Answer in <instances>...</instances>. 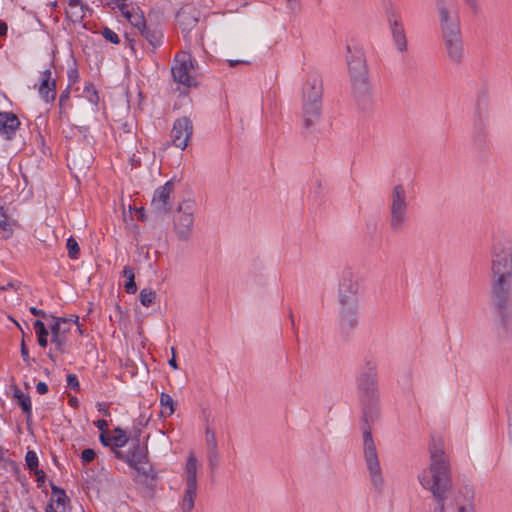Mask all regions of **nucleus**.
<instances>
[{"mask_svg": "<svg viewBox=\"0 0 512 512\" xmlns=\"http://www.w3.org/2000/svg\"><path fill=\"white\" fill-rule=\"evenodd\" d=\"M39 93L45 101H53L56 97V84L55 81H51V71L46 69L43 71V79L39 87Z\"/></svg>", "mask_w": 512, "mask_h": 512, "instance_id": "22", "label": "nucleus"}, {"mask_svg": "<svg viewBox=\"0 0 512 512\" xmlns=\"http://www.w3.org/2000/svg\"><path fill=\"white\" fill-rule=\"evenodd\" d=\"M34 329L38 337V344L39 346L45 348L48 344V330L45 327V324L37 319L34 322Z\"/></svg>", "mask_w": 512, "mask_h": 512, "instance_id": "31", "label": "nucleus"}, {"mask_svg": "<svg viewBox=\"0 0 512 512\" xmlns=\"http://www.w3.org/2000/svg\"><path fill=\"white\" fill-rule=\"evenodd\" d=\"M115 436H113V445L117 448L124 447L128 443V437L126 436L125 431L117 427L114 429Z\"/></svg>", "mask_w": 512, "mask_h": 512, "instance_id": "35", "label": "nucleus"}, {"mask_svg": "<svg viewBox=\"0 0 512 512\" xmlns=\"http://www.w3.org/2000/svg\"><path fill=\"white\" fill-rule=\"evenodd\" d=\"M14 397L18 399V404L26 415L27 420L32 415L31 399L28 394H23L19 389L14 392Z\"/></svg>", "mask_w": 512, "mask_h": 512, "instance_id": "27", "label": "nucleus"}, {"mask_svg": "<svg viewBox=\"0 0 512 512\" xmlns=\"http://www.w3.org/2000/svg\"><path fill=\"white\" fill-rule=\"evenodd\" d=\"M444 46L452 61L458 62L463 56V41L461 34H444Z\"/></svg>", "mask_w": 512, "mask_h": 512, "instance_id": "19", "label": "nucleus"}, {"mask_svg": "<svg viewBox=\"0 0 512 512\" xmlns=\"http://www.w3.org/2000/svg\"><path fill=\"white\" fill-rule=\"evenodd\" d=\"M393 35V41L396 45L397 50L400 52H403L407 48V39L405 34H392Z\"/></svg>", "mask_w": 512, "mask_h": 512, "instance_id": "40", "label": "nucleus"}, {"mask_svg": "<svg viewBox=\"0 0 512 512\" xmlns=\"http://www.w3.org/2000/svg\"><path fill=\"white\" fill-rule=\"evenodd\" d=\"M148 459L147 445L141 446L138 436L136 437V443H133L132 448L128 451L127 464L132 468L136 467L139 463H143Z\"/></svg>", "mask_w": 512, "mask_h": 512, "instance_id": "20", "label": "nucleus"}, {"mask_svg": "<svg viewBox=\"0 0 512 512\" xmlns=\"http://www.w3.org/2000/svg\"><path fill=\"white\" fill-rule=\"evenodd\" d=\"M359 396L378 395V381L376 364L367 362V370L360 374L358 378Z\"/></svg>", "mask_w": 512, "mask_h": 512, "instance_id": "14", "label": "nucleus"}, {"mask_svg": "<svg viewBox=\"0 0 512 512\" xmlns=\"http://www.w3.org/2000/svg\"><path fill=\"white\" fill-rule=\"evenodd\" d=\"M143 36L144 34H124L125 40L134 54L137 52V44H141L143 46Z\"/></svg>", "mask_w": 512, "mask_h": 512, "instance_id": "33", "label": "nucleus"}, {"mask_svg": "<svg viewBox=\"0 0 512 512\" xmlns=\"http://www.w3.org/2000/svg\"><path fill=\"white\" fill-rule=\"evenodd\" d=\"M205 434H206V443L208 446V450L209 449H218L215 432L211 428L207 427L205 430Z\"/></svg>", "mask_w": 512, "mask_h": 512, "instance_id": "41", "label": "nucleus"}, {"mask_svg": "<svg viewBox=\"0 0 512 512\" xmlns=\"http://www.w3.org/2000/svg\"><path fill=\"white\" fill-rule=\"evenodd\" d=\"M21 122L16 114L8 111L0 112V136L5 140H12L19 131Z\"/></svg>", "mask_w": 512, "mask_h": 512, "instance_id": "15", "label": "nucleus"}, {"mask_svg": "<svg viewBox=\"0 0 512 512\" xmlns=\"http://www.w3.org/2000/svg\"><path fill=\"white\" fill-rule=\"evenodd\" d=\"M356 304L342 306L340 311V325L343 331H349L356 327Z\"/></svg>", "mask_w": 512, "mask_h": 512, "instance_id": "21", "label": "nucleus"}, {"mask_svg": "<svg viewBox=\"0 0 512 512\" xmlns=\"http://www.w3.org/2000/svg\"><path fill=\"white\" fill-rule=\"evenodd\" d=\"M26 466L31 470L35 471L38 469V457L33 450H29L25 455Z\"/></svg>", "mask_w": 512, "mask_h": 512, "instance_id": "38", "label": "nucleus"}, {"mask_svg": "<svg viewBox=\"0 0 512 512\" xmlns=\"http://www.w3.org/2000/svg\"><path fill=\"white\" fill-rule=\"evenodd\" d=\"M97 410L105 417L110 416V411L107 408V405L105 403H97Z\"/></svg>", "mask_w": 512, "mask_h": 512, "instance_id": "55", "label": "nucleus"}, {"mask_svg": "<svg viewBox=\"0 0 512 512\" xmlns=\"http://www.w3.org/2000/svg\"><path fill=\"white\" fill-rule=\"evenodd\" d=\"M36 390L40 395H44L48 392V386L45 382H38L36 385Z\"/></svg>", "mask_w": 512, "mask_h": 512, "instance_id": "57", "label": "nucleus"}, {"mask_svg": "<svg viewBox=\"0 0 512 512\" xmlns=\"http://www.w3.org/2000/svg\"><path fill=\"white\" fill-rule=\"evenodd\" d=\"M488 113V95L485 90H481L477 94L476 108L475 114L478 118L479 126L482 125L483 118L487 116Z\"/></svg>", "mask_w": 512, "mask_h": 512, "instance_id": "24", "label": "nucleus"}, {"mask_svg": "<svg viewBox=\"0 0 512 512\" xmlns=\"http://www.w3.org/2000/svg\"><path fill=\"white\" fill-rule=\"evenodd\" d=\"M66 246L68 250V256L71 259H76L80 251L78 242L73 237H70L67 239Z\"/></svg>", "mask_w": 512, "mask_h": 512, "instance_id": "37", "label": "nucleus"}, {"mask_svg": "<svg viewBox=\"0 0 512 512\" xmlns=\"http://www.w3.org/2000/svg\"><path fill=\"white\" fill-rule=\"evenodd\" d=\"M322 80L317 73L311 74L303 87V120L305 128L317 123L322 112Z\"/></svg>", "mask_w": 512, "mask_h": 512, "instance_id": "4", "label": "nucleus"}, {"mask_svg": "<svg viewBox=\"0 0 512 512\" xmlns=\"http://www.w3.org/2000/svg\"><path fill=\"white\" fill-rule=\"evenodd\" d=\"M193 68V58L190 54L186 52L177 54L171 66L174 81L187 88L197 87L198 82L196 78L190 75V70Z\"/></svg>", "mask_w": 512, "mask_h": 512, "instance_id": "6", "label": "nucleus"}, {"mask_svg": "<svg viewBox=\"0 0 512 512\" xmlns=\"http://www.w3.org/2000/svg\"><path fill=\"white\" fill-rule=\"evenodd\" d=\"M227 62L230 67H234L238 64H247L248 63V61H245V60H232V59L227 60Z\"/></svg>", "mask_w": 512, "mask_h": 512, "instance_id": "61", "label": "nucleus"}, {"mask_svg": "<svg viewBox=\"0 0 512 512\" xmlns=\"http://www.w3.org/2000/svg\"><path fill=\"white\" fill-rule=\"evenodd\" d=\"M143 40L147 41L152 48H156L162 43V34H144Z\"/></svg>", "mask_w": 512, "mask_h": 512, "instance_id": "42", "label": "nucleus"}, {"mask_svg": "<svg viewBox=\"0 0 512 512\" xmlns=\"http://www.w3.org/2000/svg\"><path fill=\"white\" fill-rule=\"evenodd\" d=\"M346 49L353 97L359 109L369 112L374 107V101L368 81V70L364 52L362 47L354 40L347 43Z\"/></svg>", "mask_w": 512, "mask_h": 512, "instance_id": "3", "label": "nucleus"}, {"mask_svg": "<svg viewBox=\"0 0 512 512\" xmlns=\"http://www.w3.org/2000/svg\"><path fill=\"white\" fill-rule=\"evenodd\" d=\"M12 234H13V229H12L11 225L5 220H1L0 221V236H1V238L8 239L11 237Z\"/></svg>", "mask_w": 512, "mask_h": 512, "instance_id": "43", "label": "nucleus"}, {"mask_svg": "<svg viewBox=\"0 0 512 512\" xmlns=\"http://www.w3.org/2000/svg\"><path fill=\"white\" fill-rule=\"evenodd\" d=\"M96 427L103 433L108 429V423L104 419H99L95 422Z\"/></svg>", "mask_w": 512, "mask_h": 512, "instance_id": "56", "label": "nucleus"}, {"mask_svg": "<svg viewBox=\"0 0 512 512\" xmlns=\"http://www.w3.org/2000/svg\"><path fill=\"white\" fill-rule=\"evenodd\" d=\"M103 37L113 43V44H119L121 42L120 38H119V34H102Z\"/></svg>", "mask_w": 512, "mask_h": 512, "instance_id": "54", "label": "nucleus"}, {"mask_svg": "<svg viewBox=\"0 0 512 512\" xmlns=\"http://www.w3.org/2000/svg\"><path fill=\"white\" fill-rule=\"evenodd\" d=\"M122 275L127 279L124 288L128 294H135L137 291V285L135 283V275L132 267L129 265L125 266L122 271Z\"/></svg>", "mask_w": 512, "mask_h": 512, "instance_id": "28", "label": "nucleus"}, {"mask_svg": "<svg viewBox=\"0 0 512 512\" xmlns=\"http://www.w3.org/2000/svg\"><path fill=\"white\" fill-rule=\"evenodd\" d=\"M33 472H34V474H35V475H36V477H37V479H36V480H37V482H38V486H39V487H42V486H43V484L45 483V479H46V474H45V472H44L43 470L39 469V468H38V469H36V470H35V471H33Z\"/></svg>", "mask_w": 512, "mask_h": 512, "instance_id": "50", "label": "nucleus"}, {"mask_svg": "<svg viewBox=\"0 0 512 512\" xmlns=\"http://www.w3.org/2000/svg\"><path fill=\"white\" fill-rule=\"evenodd\" d=\"M173 189V182L167 181L155 190L151 201V209L154 214L161 216L172 210L171 194Z\"/></svg>", "mask_w": 512, "mask_h": 512, "instance_id": "11", "label": "nucleus"}, {"mask_svg": "<svg viewBox=\"0 0 512 512\" xmlns=\"http://www.w3.org/2000/svg\"><path fill=\"white\" fill-rule=\"evenodd\" d=\"M430 465L418 475L420 485L431 492L437 506L433 512H444L447 494L452 488L451 467L441 438L432 437L429 444Z\"/></svg>", "mask_w": 512, "mask_h": 512, "instance_id": "2", "label": "nucleus"}, {"mask_svg": "<svg viewBox=\"0 0 512 512\" xmlns=\"http://www.w3.org/2000/svg\"><path fill=\"white\" fill-rule=\"evenodd\" d=\"M69 97H70V88L67 87L61 94H60V97H59V107L60 109H62L64 107V105L66 104V102L69 100Z\"/></svg>", "mask_w": 512, "mask_h": 512, "instance_id": "49", "label": "nucleus"}, {"mask_svg": "<svg viewBox=\"0 0 512 512\" xmlns=\"http://www.w3.org/2000/svg\"><path fill=\"white\" fill-rule=\"evenodd\" d=\"M207 458L209 462L210 469L214 471L219 464V454L218 449H209L207 453Z\"/></svg>", "mask_w": 512, "mask_h": 512, "instance_id": "39", "label": "nucleus"}, {"mask_svg": "<svg viewBox=\"0 0 512 512\" xmlns=\"http://www.w3.org/2000/svg\"><path fill=\"white\" fill-rule=\"evenodd\" d=\"M389 23L391 25V29L393 33L403 32V28L401 27L396 15L392 13L388 16Z\"/></svg>", "mask_w": 512, "mask_h": 512, "instance_id": "46", "label": "nucleus"}, {"mask_svg": "<svg viewBox=\"0 0 512 512\" xmlns=\"http://www.w3.org/2000/svg\"><path fill=\"white\" fill-rule=\"evenodd\" d=\"M363 446L364 456L372 478V482L377 489H380L383 485V478L381 475L376 446L373 441V437L370 436L368 431L365 433V443H363Z\"/></svg>", "mask_w": 512, "mask_h": 512, "instance_id": "9", "label": "nucleus"}, {"mask_svg": "<svg viewBox=\"0 0 512 512\" xmlns=\"http://www.w3.org/2000/svg\"><path fill=\"white\" fill-rule=\"evenodd\" d=\"M96 457V453L93 449H84L81 453V459L84 464L92 462Z\"/></svg>", "mask_w": 512, "mask_h": 512, "instance_id": "44", "label": "nucleus"}, {"mask_svg": "<svg viewBox=\"0 0 512 512\" xmlns=\"http://www.w3.org/2000/svg\"><path fill=\"white\" fill-rule=\"evenodd\" d=\"M67 386L74 391L80 390V383L75 374L67 375Z\"/></svg>", "mask_w": 512, "mask_h": 512, "instance_id": "45", "label": "nucleus"}, {"mask_svg": "<svg viewBox=\"0 0 512 512\" xmlns=\"http://www.w3.org/2000/svg\"><path fill=\"white\" fill-rule=\"evenodd\" d=\"M135 215H136L137 220H139V221L144 222L147 220V215H146L145 209L143 207L136 208Z\"/></svg>", "mask_w": 512, "mask_h": 512, "instance_id": "52", "label": "nucleus"}, {"mask_svg": "<svg viewBox=\"0 0 512 512\" xmlns=\"http://www.w3.org/2000/svg\"><path fill=\"white\" fill-rule=\"evenodd\" d=\"M140 302L143 306H151L156 299V292L152 289H142L139 294Z\"/></svg>", "mask_w": 512, "mask_h": 512, "instance_id": "32", "label": "nucleus"}, {"mask_svg": "<svg viewBox=\"0 0 512 512\" xmlns=\"http://www.w3.org/2000/svg\"><path fill=\"white\" fill-rule=\"evenodd\" d=\"M114 454H115V457H116L117 459H120V460H122V461H124V462H126V463H127V459H128V452H127L126 454H124L122 451L115 450V451H114Z\"/></svg>", "mask_w": 512, "mask_h": 512, "instance_id": "59", "label": "nucleus"}, {"mask_svg": "<svg viewBox=\"0 0 512 512\" xmlns=\"http://www.w3.org/2000/svg\"><path fill=\"white\" fill-rule=\"evenodd\" d=\"M463 2L470 8L473 14L480 12L479 0H463Z\"/></svg>", "mask_w": 512, "mask_h": 512, "instance_id": "47", "label": "nucleus"}, {"mask_svg": "<svg viewBox=\"0 0 512 512\" xmlns=\"http://www.w3.org/2000/svg\"><path fill=\"white\" fill-rule=\"evenodd\" d=\"M182 206L178 208V216L175 220V231L180 240L186 241L189 239L194 218L191 212L181 213Z\"/></svg>", "mask_w": 512, "mask_h": 512, "instance_id": "18", "label": "nucleus"}, {"mask_svg": "<svg viewBox=\"0 0 512 512\" xmlns=\"http://www.w3.org/2000/svg\"><path fill=\"white\" fill-rule=\"evenodd\" d=\"M78 77H79V74H78V70L76 68H71L68 70V78H69L70 83L77 82Z\"/></svg>", "mask_w": 512, "mask_h": 512, "instance_id": "53", "label": "nucleus"}, {"mask_svg": "<svg viewBox=\"0 0 512 512\" xmlns=\"http://www.w3.org/2000/svg\"><path fill=\"white\" fill-rule=\"evenodd\" d=\"M84 93L92 105L96 106L98 104L99 96H98V92H97L94 84H92V83L86 84L84 87Z\"/></svg>", "mask_w": 512, "mask_h": 512, "instance_id": "36", "label": "nucleus"}, {"mask_svg": "<svg viewBox=\"0 0 512 512\" xmlns=\"http://www.w3.org/2000/svg\"><path fill=\"white\" fill-rule=\"evenodd\" d=\"M50 487L52 495L55 497V503L57 504L58 507L62 506V510L63 512H65V505L66 503H69V498L67 497L65 490L59 488L53 482H50ZM51 501L52 503L54 502L53 499Z\"/></svg>", "mask_w": 512, "mask_h": 512, "instance_id": "29", "label": "nucleus"}, {"mask_svg": "<svg viewBox=\"0 0 512 512\" xmlns=\"http://www.w3.org/2000/svg\"><path fill=\"white\" fill-rule=\"evenodd\" d=\"M160 405L169 408V412L166 415L163 411H161L162 417L171 416L175 412L174 400L169 394L165 392H162L160 395Z\"/></svg>", "mask_w": 512, "mask_h": 512, "instance_id": "34", "label": "nucleus"}, {"mask_svg": "<svg viewBox=\"0 0 512 512\" xmlns=\"http://www.w3.org/2000/svg\"><path fill=\"white\" fill-rule=\"evenodd\" d=\"M30 312L32 315L34 316H38V317H42V318H47V314L44 310H41V309H37L36 307H30Z\"/></svg>", "mask_w": 512, "mask_h": 512, "instance_id": "58", "label": "nucleus"}, {"mask_svg": "<svg viewBox=\"0 0 512 512\" xmlns=\"http://www.w3.org/2000/svg\"><path fill=\"white\" fill-rule=\"evenodd\" d=\"M439 19L444 32H457L459 27L456 19L451 17L446 6L438 7Z\"/></svg>", "mask_w": 512, "mask_h": 512, "instance_id": "23", "label": "nucleus"}, {"mask_svg": "<svg viewBox=\"0 0 512 512\" xmlns=\"http://www.w3.org/2000/svg\"><path fill=\"white\" fill-rule=\"evenodd\" d=\"M198 12L189 6L182 7L175 16V21L182 32H191L198 23Z\"/></svg>", "mask_w": 512, "mask_h": 512, "instance_id": "17", "label": "nucleus"}, {"mask_svg": "<svg viewBox=\"0 0 512 512\" xmlns=\"http://www.w3.org/2000/svg\"><path fill=\"white\" fill-rule=\"evenodd\" d=\"M69 404H70V406H72L74 408H77L78 405H79V401H78V399L76 397H71L69 399Z\"/></svg>", "mask_w": 512, "mask_h": 512, "instance_id": "63", "label": "nucleus"}, {"mask_svg": "<svg viewBox=\"0 0 512 512\" xmlns=\"http://www.w3.org/2000/svg\"><path fill=\"white\" fill-rule=\"evenodd\" d=\"M193 133V124L188 117H181L175 120L171 131L172 143L175 147L184 150Z\"/></svg>", "mask_w": 512, "mask_h": 512, "instance_id": "13", "label": "nucleus"}, {"mask_svg": "<svg viewBox=\"0 0 512 512\" xmlns=\"http://www.w3.org/2000/svg\"><path fill=\"white\" fill-rule=\"evenodd\" d=\"M358 289L359 286L355 275L351 269H345L342 272L338 290L341 306L357 304Z\"/></svg>", "mask_w": 512, "mask_h": 512, "instance_id": "10", "label": "nucleus"}, {"mask_svg": "<svg viewBox=\"0 0 512 512\" xmlns=\"http://www.w3.org/2000/svg\"><path fill=\"white\" fill-rule=\"evenodd\" d=\"M14 288H15V285L12 282H9V283H7L4 286H0V290L1 291H6V290H9V289H14Z\"/></svg>", "mask_w": 512, "mask_h": 512, "instance_id": "62", "label": "nucleus"}, {"mask_svg": "<svg viewBox=\"0 0 512 512\" xmlns=\"http://www.w3.org/2000/svg\"><path fill=\"white\" fill-rule=\"evenodd\" d=\"M136 472V481L140 482L145 487L153 490L157 482V473L154 471L149 458L139 463L136 467H132Z\"/></svg>", "mask_w": 512, "mask_h": 512, "instance_id": "16", "label": "nucleus"}, {"mask_svg": "<svg viewBox=\"0 0 512 512\" xmlns=\"http://www.w3.org/2000/svg\"><path fill=\"white\" fill-rule=\"evenodd\" d=\"M87 6L82 0H68V7Z\"/></svg>", "mask_w": 512, "mask_h": 512, "instance_id": "60", "label": "nucleus"}, {"mask_svg": "<svg viewBox=\"0 0 512 512\" xmlns=\"http://www.w3.org/2000/svg\"><path fill=\"white\" fill-rule=\"evenodd\" d=\"M362 411V432L363 443H365V433L368 431L372 436L370 425L376 422L380 416L379 394L373 396H359Z\"/></svg>", "mask_w": 512, "mask_h": 512, "instance_id": "8", "label": "nucleus"}, {"mask_svg": "<svg viewBox=\"0 0 512 512\" xmlns=\"http://www.w3.org/2000/svg\"><path fill=\"white\" fill-rule=\"evenodd\" d=\"M99 440L103 446L113 445V438L106 435V432L100 434Z\"/></svg>", "mask_w": 512, "mask_h": 512, "instance_id": "51", "label": "nucleus"}, {"mask_svg": "<svg viewBox=\"0 0 512 512\" xmlns=\"http://www.w3.org/2000/svg\"><path fill=\"white\" fill-rule=\"evenodd\" d=\"M186 490L183 497V512H191L194 508V500L197 495V459L193 453L187 458L186 468Z\"/></svg>", "mask_w": 512, "mask_h": 512, "instance_id": "7", "label": "nucleus"}, {"mask_svg": "<svg viewBox=\"0 0 512 512\" xmlns=\"http://www.w3.org/2000/svg\"><path fill=\"white\" fill-rule=\"evenodd\" d=\"M120 129L121 131L119 132V139H121L122 142L133 143L136 129L133 121H125L121 123Z\"/></svg>", "mask_w": 512, "mask_h": 512, "instance_id": "26", "label": "nucleus"}, {"mask_svg": "<svg viewBox=\"0 0 512 512\" xmlns=\"http://www.w3.org/2000/svg\"><path fill=\"white\" fill-rule=\"evenodd\" d=\"M408 208L409 202L404 186L402 184L395 185L389 203V225L392 232L399 233L404 230L409 220Z\"/></svg>", "mask_w": 512, "mask_h": 512, "instance_id": "5", "label": "nucleus"}, {"mask_svg": "<svg viewBox=\"0 0 512 512\" xmlns=\"http://www.w3.org/2000/svg\"><path fill=\"white\" fill-rule=\"evenodd\" d=\"M0 32H8V25L0 19Z\"/></svg>", "mask_w": 512, "mask_h": 512, "instance_id": "64", "label": "nucleus"}, {"mask_svg": "<svg viewBox=\"0 0 512 512\" xmlns=\"http://www.w3.org/2000/svg\"><path fill=\"white\" fill-rule=\"evenodd\" d=\"M54 320L51 326V344L55 346V350L64 354L66 352L67 333L71 330L70 319L65 317L50 316Z\"/></svg>", "mask_w": 512, "mask_h": 512, "instance_id": "12", "label": "nucleus"}, {"mask_svg": "<svg viewBox=\"0 0 512 512\" xmlns=\"http://www.w3.org/2000/svg\"><path fill=\"white\" fill-rule=\"evenodd\" d=\"M119 9L122 15L131 24V26L137 28L139 32H143L142 28H145V19L143 15L129 11L126 4H124V6L120 7Z\"/></svg>", "mask_w": 512, "mask_h": 512, "instance_id": "25", "label": "nucleus"}, {"mask_svg": "<svg viewBox=\"0 0 512 512\" xmlns=\"http://www.w3.org/2000/svg\"><path fill=\"white\" fill-rule=\"evenodd\" d=\"M21 356L24 362L27 364H30V356H29V350L26 346L24 338L21 341Z\"/></svg>", "mask_w": 512, "mask_h": 512, "instance_id": "48", "label": "nucleus"}, {"mask_svg": "<svg viewBox=\"0 0 512 512\" xmlns=\"http://www.w3.org/2000/svg\"><path fill=\"white\" fill-rule=\"evenodd\" d=\"M90 11L88 6L67 7L66 15L72 22H81L85 17V12Z\"/></svg>", "mask_w": 512, "mask_h": 512, "instance_id": "30", "label": "nucleus"}, {"mask_svg": "<svg viewBox=\"0 0 512 512\" xmlns=\"http://www.w3.org/2000/svg\"><path fill=\"white\" fill-rule=\"evenodd\" d=\"M491 296L500 315L503 329L507 331L512 301V247L504 238H495L491 249Z\"/></svg>", "mask_w": 512, "mask_h": 512, "instance_id": "1", "label": "nucleus"}]
</instances>
